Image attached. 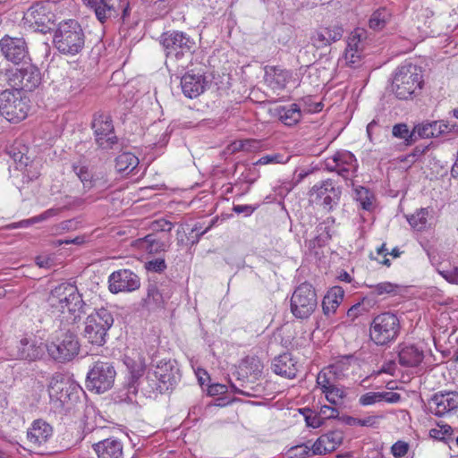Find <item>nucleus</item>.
I'll list each match as a JSON object with an SVG mask.
<instances>
[{"label": "nucleus", "instance_id": "nucleus-4", "mask_svg": "<svg viewBox=\"0 0 458 458\" xmlns=\"http://www.w3.org/2000/svg\"><path fill=\"white\" fill-rule=\"evenodd\" d=\"M113 323V315L107 309L96 310L86 318L83 337L92 345L103 346Z\"/></svg>", "mask_w": 458, "mask_h": 458}, {"label": "nucleus", "instance_id": "nucleus-53", "mask_svg": "<svg viewBox=\"0 0 458 458\" xmlns=\"http://www.w3.org/2000/svg\"><path fill=\"white\" fill-rule=\"evenodd\" d=\"M245 363L247 364V368L250 369V374L254 377H258L261 375L263 365L258 358H247Z\"/></svg>", "mask_w": 458, "mask_h": 458}, {"label": "nucleus", "instance_id": "nucleus-23", "mask_svg": "<svg viewBox=\"0 0 458 458\" xmlns=\"http://www.w3.org/2000/svg\"><path fill=\"white\" fill-rule=\"evenodd\" d=\"M46 344L38 341L35 337H22L17 346L15 357L20 360L34 361L42 358L44 355Z\"/></svg>", "mask_w": 458, "mask_h": 458}, {"label": "nucleus", "instance_id": "nucleus-14", "mask_svg": "<svg viewBox=\"0 0 458 458\" xmlns=\"http://www.w3.org/2000/svg\"><path fill=\"white\" fill-rule=\"evenodd\" d=\"M9 86L19 91H32L41 83L39 69L28 64L21 69H10Z\"/></svg>", "mask_w": 458, "mask_h": 458}, {"label": "nucleus", "instance_id": "nucleus-3", "mask_svg": "<svg viewBox=\"0 0 458 458\" xmlns=\"http://www.w3.org/2000/svg\"><path fill=\"white\" fill-rule=\"evenodd\" d=\"M421 70L411 63L399 66L394 73L391 89L399 99H408L422 83Z\"/></svg>", "mask_w": 458, "mask_h": 458}, {"label": "nucleus", "instance_id": "nucleus-26", "mask_svg": "<svg viewBox=\"0 0 458 458\" xmlns=\"http://www.w3.org/2000/svg\"><path fill=\"white\" fill-rule=\"evenodd\" d=\"M93 449L98 458H123V445L114 437L94 444Z\"/></svg>", "mask_w": 458, "mask_h": 458}, {"label": "nucleus", "instance_id": "nucleus-9", "mask_svg": "<svg viewBox=\"0 0 458 458\" xmlns=\"http://www.w3.org/2000/svg\"><path fill=\"white\" fill-rule=\"evenodd\" d=\"M116 370L113 362L98 360L87 374L86 386L98 394L105 393L114 386Z\"/></svg>", "mask_w": 458, "mask_h": 458}, {"label": "nucleus", "instance_id": "nucleus-27", "mask_svg": "<svg viewBox=\"0 0 458 458\" xmlns=\"http://www.w3.org/2000/svg\"><path fill=\"white\" fill-rule=\"evenodd\" d=\"M123 363L129 373L126 379L140 384L146 369L144 357L138 352H132L131 355H124Z\"/></svg>", "mask_w": 458, "mask_h": 458}, {"label": "nucleus", "instance_id": "nucleus-12", "mask_svg": "<svg viewBox=\"0 0 458 458\" xmlns=\"http://www.w3.org/2000/svg\"><path fill=\"white\" fill-rule=\"evenodd\" d=\"M48 355L55 361L64 363L76 357L80 351L77 335L70 330L62 333L55 341L46 344Z\"/></svg>", "mask_w": 458, "mask_h": 458}, {"label": "nucleus", "instance_id": "nucleus-57", "mask_svg": "<svg viewBox=\"0 0 458 458\" xmlns=\"http://www.w3.org/2000/svg\"><path fill=\"white\" fill-rule=\"evenodd\" d=\"M396 288L397 285L389 282H384L379 283L374 286V293H377V295H382L385 293H394Z\"/></svg>", "mask_w": 458, "mask_h": 458}, {"label": "nucleus", "instance_id": "nucleus-28", "mask_svg": "<svg viewBox=\"0 0 458 458\" xmlns=\"http://www.w3.org/2000/svg\"><path fill=\"white\" fill-rule=\"evenodd\" d=\"M272 369L276 375L286 378H294L298 370L296 363L289 352L276 357L272 363Z\"/></svg>", "mask_w": 458, "mask_h": 458}, {"label": "nucleus", "instance_id": "nucleus-45", "mask_svg": "<svg viewBox=\"0 0 458 458\" xmlns=\"http://www.w3.org/2000/svg\"><path fill=\"white\" fill-rule=\"evenodd\" d=\"M452 434L453 428L449 425H444L438 428H431L429 430L430 437L444 441L446 444H448L450 440H453Z\"/></svg>", "mask_w": 458, "mask_h": 458}, {"label": "nucleus", "instance_id": "nucleus-55", "mask_svg": "<svg viewBox=\"0 0 458 458\" xmlns=\"http://www.w3.org/2000/svg\"><path fill=\"white\" fill-rule=\"evenodd\" d=\"M409 450V445L403 441H397L391 447V453L395 458H403Z\"/></svg>", "mask_w": 458, "mask_h": 458}, {"label": "nucleus", "instance_id": "nucleus-18", "mask_svg": "<svg viewBox=\"0 0 458 458\" xmlns=\"http://www.w3.org/2000/svg\"><path fill=\"white\" fill-rule=\"evenodd\" d=\"M426 408L428 412L437 417L452 413L458 409V392L439 391L428 400Z\"/></svg>", "mask_w": 458, "mask_h": 458}, {"label": "nucleus", "instance_id": "nucleus-20", "mask_svg": "<svg viewBox=\"0 0 458 458\" xmlns=\"http://www.w3.org/2000/svg\"><path fill=\"white\" fill-rule=\"evenodd\" d=\"M0 49L5 59L14 64H19L29 57L27 43L22 38L5 35L0 40Z\"/></svg>", "mask_w": 458, "mask_h": 458}, {"label": "nucleus", "instance_id": "nucleus-11", "mask_svg": "<svg viewBox=\"0 0 458 458\" xmlns=\"http://www.w3.org/2000/svg\"><path fill=\"white\" fill-rule=\"evenodd\" d=\"M154 366L153 373L147 375L148 381H154L155 386H150L151 390H157L164 394L174 386L180 380V371L175 360H161Z\"/></svg>", "mask_w": 458, "mask_h": 458}, {"label": "nucleus", "instance_id": "nucleus-60", "mask_svg": "<svg viewBox=\"0 0 458 458\" xmlns=\"http://www.w3.org/2000/svg\"><path fill=\"white\" fill-rule=\"evenodd\" d=\"M429 145H418L407 156L406 159L411 160L412 162L416 161L421 156H423L426 151L428 149Z\"/></svg>", "mask_w": 458, "mask_h": 458}, {"label": "nucleus", "instance_id": "nucleus-13", "mask_svg": "<svg viewBox=\"0 0 458 458\" xmlns=\"http://www.w3.org/2000/svg\"><path fill=\"white\" fill-rule=\"evenodd\" d=\"M23 21L30 30L46 34L55 22V14L49 11L47 4L38 2L26 11Z\"/></svg>", "mask_w": 458, "mask_h": 458}, {"label": "nucleus", "instance_id": "nucleus-15", "mask_svg": "<svg viewBox=\"0 0 458 458\" xmlns=\"http://www.w3.org/2000/svg\"><path fill=\"white\" fill-rule=\"evenodd\" d=\"M326 169L335 172L344 180H352L356 176L358 162L355 156L347 150L337 151L325 161Z\"/></svg>", "mask_w": 458, "mask_h": 458}, {"label": "nucleus", "instance_id": "nucleus-36", "mask_svg": "<svg viewBox=\"0 0 458 458\" xmlns=\"http://www.w3.org/2000/svg\"><path fill=\"white\" fill-rule=\"evenodd\" d=\"M391 13L386 7L376 10L369 21V28L374 30H381L391 20Z\"/></svg>", "mask_w": 458, "mask_h": 458}, {"label": "nucleus", "instance_id": "nucleus-24", "mask_svg": "<svg viewBox=\"0 0 458 458\" xmlns=\"http://www.w3.org/2000/svg\"><path fill=\"white\" fill-rule=\"evenodd\" d=\"M207 81L203 72H186L181 79L182 93L189 98L199 97L204 92Z\"/></svg>", "mask_w": 458, "mask_h": 458}, {"label": "nucleus", "instance_id": "nucleus-6", "mask_svg": "<svg viewBox=\"0 0 458 458\" xmlns=\"http://www.w3.org/2000/svg\"><path fill=\"white\" fill-rule=\"evenodd\" d=\"M401 330L398 317L392 312L377 315L370 323L369 338L377 345H386L395 341Z\"/></svg>", "mask_w": 458, "mask_h": 458}, {"label": "nucleus", "instance_id": "nucleus-29", "mask_svg": "<svg viewBox=\"0 0 458 458\" xmlns=\"http://www.w3.org/2000/svg\"><path fill=\"white\" fill-rule=\"evenodd\" d=\"M399 363L403 367L413 368L419 366L424 359V352L414 344L403 345L398 353Z\"/></svg>", "mask_w": 458, "mask_h": 458}, {"label": "nucleus", "instance_id": "nucleus-41", "mask_svg": "<svg viewBox=\"0 0 458 458\" xmlns=\"http://www.w3.org/2000/svg\"><path fill=\"white\" fill-rule=\"evenodd\" d=\"M323 394H325L327 400L334 405L342 404L344 398L346 396L344 388L336 385L324 390Z\"/></svg>", "mask_w": 458, "mask_h": 458}, {"label": "nucleus", "instance_id": "nucleus-34", "mask_svg": "<svg viewBox=\"0 0 458 458\" xmlns=\"http://www.w3.org/2000/svg\"><path fill=\"white\" fill-rule=\"evenodd\" d=\"M139 383L131 382L126 379L123 386L116 392L114 401L116 403H134L139 392Z\"/></svg>", "mask_w": 458, "mask_h": 458}, {"label": "nucleus", "instance_id": "nucleus-19", "mask_svg": "<svg viewBox=\"0 0 458 458\" xmlns=\"http://www.w3.org/2000/svg\"><path fill=\"white\" fill-rule=\"evenodd\" d=\"M108 284L112 293H131L140 287V278L130 269H119L108 276Z\"/></svg>", "mask_w": 458, "mask_h": 458}, {"label": "nucleus", "instance_id": "nucleus-7", "mask_svg": "<svg viewBox=\"0 0 458 458\" xmlns=\"http://www.w3.org/2000/svg\"><path fill=\"white\" fill-rule=\"evenodd\" d=\"M318 296L311 284L302 283L296 287L290 301V310L299 320L308 319L317 310Z\"/></svg>", "mask_w": 458, "mask_h": 458}, {"label": "nucleus", "instance_id": "nucleus-42", "mask_svg": "<svg viewBox=\"0 0 458 458\" xmlns=\"http://www.w3.org/2000/svg\"><path fill=\"white\" fill-rule=\"evenodd\" d=\"M322 437L325 438V445L327 448V450L331 453L342 444L344 439V432L341 430H334L322 435Z\"/></svg>", "mask_w": 458, "mask_h": 458}, {"label": "nucleus", "instance_id": "nucleus-1", "mask_svg": "<svg viewBox=\"0 0 458 458\" xmlns=\"http://www.w3.org/2000/svg\"><path fill=\"white\" fill-rule=\"evenodd\" d=\"M85 38L80 22L70 19L59 23L54 34L53 44L61 54L75 55L84 48Z\"/></svg>", "mask_w": 458, "mask_h": 458}, {"label": "nucleus", "instance_id": "nucleus-17", "mask_svg": "<svg viewBox=\"0 0 458 458\" xmlns=\"http://www.w3.org/2000/svg\"><path fill=\"white\" fill-rule=\"evenodd\" d=\"M91 126L94 130L96 143L99 148L109 149L117 143V137L109 114L104 113L95 114Z\"/></svg>", "mask_w": 458, "mask_h": 458}, {"label": "nucleus", "instance_id": "nucleus-54", "mask_svg": "<svg viewBox=\"0 0 458 458\" xmlns=\"http://www.w3.org/2000/svg\"><path fill=\"white\" fill-rule=\"evenodd\" d=\"M310 449L311 456L322 455L326 454L327 453H329V451L327 450V448L325 445V438H323L322 436H320L313 444L310 443Z\"/></svg>", "mask_w": 458, "mask_h": 458}, {"label": "nucleus", "instance_id": "nucleus-10", "mask_svg": "<svg viewBox=\"0 0 458 458\" xmlns=\"http://www.w3.org/2000/svg\"><path fill=\"white\" fill-rule=\"evenodd\" d=\"M81 392L80 386L62 373L54 374L49 380L50 399L60 402L63 406L76 403Z\"/></svg>", "mask_w": 458, "mask_h": 458}, {"label": "nucleus", "instance_id": "nucleus-46", "mask_svg": "<svg viewBox=\"0 0 458 458\" xmlns=\"http://www.w3.org/2000/svg\"><path fill=\"white\" fill-rule=\"evenodd\" d=\"M287 455L289 458H306L310 457V441L295 446L291 447L288 452Z\"/></svg>", "mask_w": 458, "mask_h": 458}, {"label": "nucleus", "instance_id": "nucleus-2", "mask_svg": "<svg viewBox=\"0 0 458 458\" xmlns=\"http://www.w3.org/2000/svg\"><path fill=\"white\" fill-rule=\"evenodd\" d=\"M52 309L60 313L66 311L72 315V321L74 322L82 312L84 301L75 284L62 283L55 286L50 293L48 298Z\"/></svg>", "mask_w": 458, "mask_h": 458}, {"label": "nucleus", "instance_id": "nucleus-32", "mask_svg": "<svg viewBox=\"0 0 458 458\" xmlns=\"http://www.w3.org/2000/svg\"><path fill=\"white\" fill-rule=\"evenodd\" d=\"M280 121L286 126H293L301 119V111L297 104H291L277 110Z\"/></svg>", "mask_w": 458, "mask_h": 458}, {"label": "nucleus", "instance_id": "nucleus-59", "mask_svg": "<svg viewBox=\"0 0 458 458\" xmlns=\"http://www.w3.org/2000/svg\"><path fill=\"white\" fill-rule=\"evenodd\" d=\"M174 225L165 219L155 220L151 224V229L156 232H170Z\"/></svg>", "mask_w": 458, "mask_h": 458}, {"label": "nucleus", "instance_id": "nucleus-62", "mask_svg": "<svg viewBox=\"0 0 458 458\" xmlns=\"http://www.w3.org/2000/svg\"><path fill=\"white\" fill-rule=\"evenodd\" d=\"M346 48H352L356 50H363V45L360 39V35L355 33L349 37L347 40Z\"/></svg>", "mask_w": 458, "mask_h": 458}, {"label": "nucleus", "instance_id": "nucleus-37", "mask_svg": "<svg viewBox=\"0 0 458 458\" xmlns=\"http://www.w3.org/2000/svg\"><path fill=\"white\" fill-rule=\"evenodd\" d=\"M352 360H354L353 355L342 356L339 357L334 363L327 366V368L336 377V378L341 379L349 370Z\"/></svg>", "mask_w": 458, "mask_h": 458}, {"label": "nucleus", "instance_id": "nucleus-56", "mask_svg": "<svg viewBox=\"0 0 458 458\" xmlns=\"http://www.w3.org/2000/svg\"><path fill=\"white\" fill-rule=\"evenodd\" d=\"M431 126L429 122H423L421 123L416 124L414 127L416 128V131L418 132V136L421 139H428L432 138L434 132H431Z\"/></svg>", "mask_w": 458, "mask_h": 458}, {"label": "nucleus", "instance_id": "nucleus-64", "mask_svg": "<svg viewBox=\"0 0 458 458\" xmlns=\"http://www.w3.org/2000/svg\"><path fill=\"white\" fill-rule=\"evenodd\" d=\"M58 212H59V209H57V208H49V209L44 211L43 213H41L40 215L36 216L35 220L38 221V223L45 221L52 216H56L58 214Z\"/></svg>", "mask_w": 458, "mask_h": 458}, {"label": "nucleus", "instance_id": "nucleus-25", "mask_svg": "<svg viewBox=\"0 0 458 458\" xmlns=\"http://www.w3.org/2000/svg\"><path fill=\"white\" fill-rule=\"evenodd\" d=\"M52 436V426L40 419L34 420L27 431V438L34 446L47 444Z\"/></svg>", "mask_w": 458, "mask_h": 458}, {"label": "nucleus", "instance_id": "nucleus-33", "mask_svg": "<svg viewBox=\"0 0 458 458\" xmlns=\"http://www.w3.org/2000/svg\"><path fill=\"white\" fill-rule=\"evenodd\" d=\"M169 298L164 295L156 284H149L147 288V296L143 299L144 305L148 309L161 308L164 306L165 299Z\"/></svg>", "mask_w": 458, "mask_h": 458}, {"label": "nucleus", "instance_id": "nucleus-63", "mask_svg": "<svg viewBox=\"0 0 458 458\" xmlns=\"http://www.w3.org/2000/svg\"><path fill=\"white\" fill-rule=\"evenodd\" d=\"M256 208L257 207L251 205H233V211L237 214H244L245 216H250Z\"/></svg>", "mask_w": 458, "mask_h": 458}, {"label": "nucleus", "instance_id": "nucleus-21", "mask_svg": "<svg viewBox=\"0 0 458 458\" xmlns=\"http://www.w3.org/2000/svg\"><path fill=\"white\" fill-rule=\"evenodd\" d=\"M344 34V30L338 25L320 26L310 32V43L318 49H325L333 43L339 41Z\"/></svg>", "mask_w": 458, "mask_h": 458}, {"label": "nucleus", "instance_id": "nucleus-48", "mask_svg": "<svg viewBox=\"0 0 458 458\" xmlns=\"http://www.w3.org/2000/svg\"><path fill=\"white\" fill-rule=\"evenodd\" d=\"M363 55V50H356L352 48H345L344 51V59L346 64L350 67H358L360 65L361 57Z\"/></svg>", "mask_w": 458, "mask_h": 458}, {"label": "nucleus", "instance_id": "nucleus-44", "mask_svg": "<svg viewBox=\"0 0 458 458\" xmlns=\"http://www.w3.org/2000/svg\"><path fill=\"white\" fill-rule=\"evenodd\" d=\"M428 211L427 208H420L415 214L408 217L411 226L418 231L425 228Z\"/></svg>", "mask_w": 458, "mask_h": 458}, {"label": "nucleus", "instance_id": "nucleus-51", "mask_svg": "<svg viewBox=\"0 0 458 458\" xmlns=\"http://www.w3.org/2000/svg\"><path fill=\"white\" fill-rule=\"evenodd\" d=\"M145 268L149 272L162 273L166 269V263L164 259L157 258L147 261Z\"/></svg>", "mask_w": 458, "mask_h": 458}, {"label": "nucleus", "instance_id": "nucleus-43", "mask_svg": "<svg viewBox=\"0 0 458 458\" xmlns=\"http://www.w3.org/2000/svg\"><path fill=\"white\" fill-rule=\"evenodd\" d=\"M6 153L14 161L17 169H26V171H28L27 167L29 157L21 150L18 149L14 146H11L6 150Z\"/></svg>", "mask_w": 458, "mask_h": 458}, {"label": "nucleus", "instance_id": "nucleus-38", "mask_svg": "<svg viewBox=\"0 0 458 458\" xmlns=\"http://www.w3.org/2000/svg\"><path fill=\"white\" fill-rule=\"evenodd\" d=\"M142 245L150 254H157L162 251H165L169 246L166 242L157 239L155 234L146 235L142 239Z\"/></svg>", "mask_w": 458, "mask_h": 458}, {"label": "nucleus", "instance_id": "nucleus-52", "mask_svg": "<svg viewBox=\"0 0 458 458\" xmlns=\"http://www.w3.org/2000/svg\"><path fill=\"white\" fill-rule=\"evenodd\" d=\"M287 161L288 157L284 158V155L277 153L261 157L255 165L284 164Z\"/></svg>", "mask_w": 458, "mask_h": 458}, {"label": "nucleus", "instance_id": "nucleus-39", "mask_svg": "<svg viewBox=\"0 0 458 458\" xmlns=\"http://www.w3.org/2000/svg\"><path fill=\"white\" fill-rule=\"evenodd\" d=\"M355 199L364 210H371L374 206L375 196L368 188L360 186L355 189Z\"/></svg>", "mask_w": 458, "mask_h": 458}, {"label": "nucleus", "instance_id": "nucleus-49", "mask_svg": "<svg viewBox=\"0 0 458 458\" xmlns=\"http://www.w3.org/2000/svg\"><path fill=\"white\" fill-rule=\"evenodd\" d=\"M381 401H384V395L383 393L379 392L366 393L362 394L359 400L360 403L363 406L372 405Z\"/></svg>", "mask_w": 458, "mask_h": 458}, {"label": "nucleus", "instance_id": "nucleus-35", "mask_svg": "<svg viewBox=\"0 0 458 458\" xmlns=\"http://www.w3.org/2000/svg\"><path fill=\"white\" fill-rule=\"evenodd\" d=\"M139 165V158L130 152H123L115 158V168L120 174H130Z\"/></svg>", "mask_w": 458, "mask_h": 458}, {"label": "nucleus", "instance_id": "nucleus-30", "mask_svg": "<svg viewBox=\"0 0 458 458\" xmlns=\"http://www.w3.org/2000/svg\"><path fill=\"white\" fill-rule=\"evenodd\" d=\"M344 291L341 286L332 287L322 301V310L326 316H330L336 311L344 300Z\"/></svg>", "mask_w": 458, "mask_h": 458}, {"label": "nucleus", "instance_id": "nucleus-47", "mask_svg": "<svg viewBox=\"0 0 458 458\" xmlns=\"http://www.w3.org/2000/svg\"><path fill=\"white\" fill-rule=\"evenodd\" d=\"M72 170L83 183L84 187L91 188V178L92 175L89 171L88 167L81 165H73Z\"/></svg>", "mask_w": 458, "mask_h": 458}, {"label": "nucleus", "instance_id": "nucleus-31", "mask_svg": "<svg viewBox=\"0 0 458 458\" xmlns=\"http://www.w3.org/2000/svg\"><path fill=\"white\" fill-rule=\"evenodd\" d=\"M289 78V72L278 67H267L265 80L273 89L285 88Z\"/></svg>", "mask_w": 458, "mask_h": 458}, {"label": "nucleus", "instance_id": "nucleus-40", "mask_svg": "<svg viewBox=\"0 0 458 458\" xmlns=\"http://www.w3.org/2000/svg\"><path fill=\"white\" fill-rule=\"evenodd\" d=\"M336 380H338V378H336V377L327 367L318 374L316 381L318 386L321 388L322 393H324V390H327L335 386Z\"/></svg>", "mask_w": 458, "mask_h": 458}, {"label": "nucleus", "instance_id": "nucleus-22", "mask_svg": "<svg viewBox=\"0 0 458 458\" xmlns=\"http://www.w3.org/2000/svg\"><path fill=\"white\" fill-rule=\"evenodd\" d=\"M82 2L87 7L93 10L101 23L118 17L123 8L121 0H82Z\"/></svg>", "mask_w": 458, "mask_h": 458}, {"label": "nucleus", "instance_id": "nucleus-58", "mask_svg": "<svg viewBox=\"0 0 458 458\" xmlns=\"http://www.w3.org/2000/svg\"><path fill=\"white\" fill-rule=\"evenodd\" d=\"M439 274L449 283L458 284V267H454L448 269L438 271Z\"/></svg>", "mask_w": 458, "mask_h": 458}, {"label": "nucleus", "instance_id": "nucleus-50", "mask_svg": "<svg viewBox=\"0 0 458 458\" xmlns=\"http://www.w3.org/2000/svg\"><path fill=\"white\" fill-rule=\"evenodd\" d=\"M301 413L305 417V421L308 427L317 428L324 423L322 421V417L318 413L313 414L312 411L310 409H304Z\"/></svg>", "mask_w": 458, "mask_h": 458}, {"label": "nucleus", "instance_id": "nucleus-5", "mask_svg": "<svg viewBox=\"0 0 458 458\" xmlns=\"http://www.w3.org/2000/svg\"><path fill=\"white\" fill-rule=\"evenodd\" d=\"M30 110V101L24 92L12 89L0 94V113L7 121L19 123L28 116Z\"/></svg>", "mask_w": 458, "mask_h": 458}, {"label": "nucleus", "instance_id": "nucleus-8", "mask_svg": "<svg viewBox=\"0 0 458 458\" xmlns=\"http://www.w3.org/2000/svg\"><path fill=\"white\" fill-rule=\"evenodd\" d=\"M159 43L165 55L170 60H181L187 54H192L196 43L187 33L179 30H168L161 34Z\"/></svg>", "mask_w": 458, "mask_h": 458}, {"label": "nucleus", "instance_id": "nucleus-61", "mask_svg": "<svg viewBox=\"0 0 458 458\" xmlns=\"http://www.w3.org/2000/svg\"><path fill=\"white\" fill-rule=\"evenodd\" d=\"M408 131L409 129L406 123H397L394 125L392 130L393 136L402 140L405 139Z\"/></svg>", "mask_w": 458, "mask_h": 458}, {"label": "nucleus", "instance_id": "nucleus-16", "mask_svg": "<svg viewBox=\"0 0 458 458\" xmlns=\"http://www.w3.org/2000/svg\"><path fill=\"white\" fill-rule=\"evenodd\" d=\"M341 188L331 179L315 184L310 190V198L327 211L335 207L341 197Z\"/></svg>", "mask_w": 458, "mask_h": 458}]
</instances>
